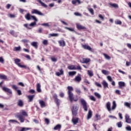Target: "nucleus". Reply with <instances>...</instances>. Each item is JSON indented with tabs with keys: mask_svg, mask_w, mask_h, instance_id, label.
Instances as JSON below:
<instances>
[{
	"mask_svg": "<svg viewBox=\"0 0 131 131\" xmlns=\"http://www.w3.org/2000/svg\"><path fill=\"white\" fill-rule=\"evenodd\" d=\"M17 106H19V107H23V106H24V103L22 100L19 99L17 101Z\"/></svg>",
	"mask_w": 131,
	"mask_h": 131,
	"instance_id": "19",
	"label": "nucleus"
},
{
	"mask_svg": "<svg viewBox=\"0 0 131 131\" xmlns=\"http://www.w3.org/2000/svg\"><path fill=\"white\" fill-rule=\"evenodd\" d=\"M68 95H69V98L71 103H72L73 101H74L75 102H77V101H78V97H77V96H76L75 99L73 98V93L72 92H68Z\"/></svg>",
	"mask_w": 131,
	"mask_h": 131,
	"instance_id": "4",
	"label": "nucleus"
},
{
	"mask_svg": "<svg viewBox=\"0 0 131 131\" xmlns=\"http://www.w3.org/2000/svg\"><path fill=\"white\" fill-rule=\"evenodd\" d=\"M42 43H43V45H44L45 46H48V40H46V39H45V40H43V41H42Z\"/></svg>",
	"mask_w": 131,
	"mask_h": 131,
	"instance_id": "47",
	"label": "nucleus"
},
{
	"mask_svg": "<svg viewBox=\"0 0 131 131\" xmlns=\"http://www.w3.org/2000/svg\"><path fill=\"white\" fill-rule=\"evenodd\" d=\"M80 102L82 105L83 109H84V111H85V112H86V111H88V105H87L88 103H86V101H85L83 99V98H81L80 99Z\"/></svg>",
	"mask_w": 131,
	"mask_h": 131,
	"instance_id": "5",
	"label": "nucleus"
},
{
	"mask_svg": "<svg viewBox=\"0 0 131 131\" xmlns=\"http://www.w3.org/2000/svg\"><path fill=\"white\" fill-rule=\"evenodd\" d=\"M118 84L120 88H122V86H125V83L124 82L119 81L118 82Z\"/></svg>",
	"mask_w": 131,
	"mask_h": 131,
	"instance_id": "29",
	"label": "nucleus"
},
{
	"mask_svg": "<svg viewBox=\"0 0 131 131\" xmlns=\"http://www.w3.org/2000/svg\"><path fill=\"white\" fill-rule=\"evenodd\" d=\"M74 80V81H75V82H78V83H79V82L81 81V77L79 76H77L76 77H75Z\"/></svg>",
	"mask_w": 131,
	"mask_h": 131,
	"instance_id": "14",
	"label": "nucleus"
},
{
	"mask_svg": "<svg viewBox=\"0 0 131 131\" xmlns=\"http://www.w3.org/2000/svg\"><path fill=\"white\" fill-rule=\"evenodd\" d=\"M82 47L84 50H88V51H90V52H95V50L92 49V48L88 45H82Z\"/></svg>",
	"mask_w": 131,
	"mask_h": 131,
	"instance_id": "8",
	"label": "nucleus"
},
{
	"mask_svg": "<svg viewBox=\"0 0 131 131\" xmlns=\"http://www.w3.org/2000/svg\"><path fill=\"white\" fill-rule=\"evenodd\" d=\"M95 85H96L97 86H98V88H102V85H101L100 83H99L97 82H95Z\"/></svg>",
	"mask_w": 131,
	"mask_h": 131,
	"instance_id": "50",
	"label": "nucleus"
},
{
	"mask_svg": "<svg viewBox=\"0 0 131 131\" xmlns=\"http://www.w3.org/2000/svg\"><path fill=\"white\" fill-rule=\"evenodd\" d=\"M32 14H36V15H39V16H42L43 14L40 11H38L37 9H33L31 11Z\"/></svg>",
	"mask_w": 131,
	"mask_h": 131,
	"instance_id": "10",
	"label": "nucleus"
},
{
	"mask_svg": "<svg viewBox=\"0 0 131 131\" xmlns=\"http://www.w3.org/2000/svg\"><path fill=\"white\" fill-rule=\"evenodd\" d=\"M2 90L4 92H6V93H9V94H12V90L11 89L6 87V86H3L2 88Z\"/></svg>",
	"mask_w": 131,
	"mask_h": 131,
	"instance_id": "11",
	"label": "nucleus"
},
{
	"mask_svg": "<svg viewBox=\"0 0 131 131\" xmlns=\"http://www.w3.org/2000/svg\"><path fill=\"white\" fill-rule=\"evenodd\" d=\"M40 84L38 83L36 85V91L38 93H41V89H40Z\"/></svg>",
	"mask_w": 131,
	"mask_h": 131,
	"instance_id": "21",
	"label": "nucleus"
},
{
	"mask_svg": "<svg viewBox=\"0 0 131 131\" xmlns=\"http://www.w3.org/2000/svg\"><path fill=\"white\" fill-rule=\"evenodd\" d=\"M41 25L42 26H45V27H50V25L49 24V23L41 24Z\"/></svg>",
	"mask_w": 131,
	"mask_h": 131,
	"instance_id": "41",
	"label": "nucleus"
},
{
	"mask_svg": "<svg viewBox=\"0 0 131 131\" xmlns=\"http://www.w3.org/2000/svg\"><path fill=\"white\" fill-rule=\"evenodd\" d=\"M29 129H30V128H27V127H23L21 128L20 131H26V130H28Z\"/></svg>",
	"mask_w": 131,
	"mask_h": 131,
	"instance_id": "49",
	"label": "nucleus"
},
{
	"mask_svg": "<svg viewBox=\"0 0 131 131\" xmlns=\"http://www.w3.org/2000/svg\"><path fill=\"white\" fill-rule=\"evenodd\" d=\"M15 117L17 118H18V120L20 121V122L21 123L24 122V121L25 120L24 118H25V117H28V114L25 111L22 110L21 112L20 113L19 115H16Z\"/></svg>",
	"mask_w": 131,
	"mask_h": 131,
	"instance_id": "1",
	"label": "nucleus"
},
{
	"mask_svg": "<svg viewBox=\"0 0 131 131\" xmlns=\"http://www.w3.org/2000/svg\"><path fill=\"white\" fill-rule=\"evenodd\" d=\"M37 2L39 3L42 7H43L44 8H48V6L41 2V0H37Z\"/></svg>",
	"mask_w": 131,
	"mask_h": 131,
	"instance_id": "22",
	"label": "nucleus"
},
{
	"mask_svg": "<svg viewBox=\"0 0 131 131\" xmlns=\"http://www.w3.org/2000/svg\"><path fill=\"white\" fill-rule=\"evenodd\" d=\"M24 27H26V28H27L28 29H31L28 26V24H25L24 25Z\"/></svg>",
	"mask_w": 131,
	"mask_h": 131,
	"instance_id": "61",
	"label": "nucleus"
},
{
	"mask_svg": "<svg viewBox=\"0 0 131 131\" xmlns=\"http://www.w3.org/2000/svg\"><path fill=\"white\" fill-rule=\"evenodd\" d=\"M102 84L103 85V88H104V89L108 88V83H107V82H106V81L103 80L102 82Z\"/></svg>",
	"mask_w": 131,
	"mask_h": 131,
	"instance_id": "26",
	"label": "nucleus"
},
{
	"mask_svg": "<svg viewBox=\"0 0 131 131\" xmlns=\"http://www.w3.org/2000/svg\"><path fill=\"white\" fill-rule=\"evenodd\" d=\"M31 16L32 15H30V13H27L26 15H25V18L27 20H30V19H31Z\"/></svg>",
	"mask_w": 131,
	"mask_h": 131,
	"instance_id": "28",
	"label": "nucleus"
},
{
	"mask_svg": "<svg viewBox=\"0 0 131 131\" xmlns=\"http://www.w3.org/2000/svg\"><path fill=\"white\" fill-rule=\"evenodd\" d=\"M7 76L5 75H0V79H7Z\"/></svg>",
	"mask_w": 131,
	"mask_h": 131,
	"instance_id": "42",
	"label": "nucleus"
},
{
	"mask_svg": "<svg viewBox=\"0 0 131 131\" xmlns=\"http://www.w3.org/2000/svg\"><path fill=\"white\" fill-rule=\"evenodd\" d=\"M79 121H80V120L78 118L73 117L72 119V122L74 125H76L77 123H79Z\"/></svg>",
	"mask_w": 131,
	"mask_h": 131,
	"instance_id": "7",
	"label": "nucleus"
},
{
	"mask_svg": "<svg viewBox=\"0 0 131 131\" xmlns=\"http://www.w3.org/2000/svg\"><path fill=\"white\" fill-rule=\"evenodd\" d=\"M64 29H67V30H69V31H74V29L73 28H70L67 27H65Z\"/></svg>",
	"mask_w": 131,
	"mask_h": 131,
	"instance_id": "48",
	"label": "nucleus"
},
{
	"mask_svg": "<svg viewBox=\"0 0 131 131\" xmlns=\"http://www.w3.org/2000/svg\"><path fill=\"white\" fill-rule=\"evenodd\" d=\"M88 11H89L90 13H91V14H94V9H93V8H88Z\"/></svg>",
	"mask_w": 131,
	"mask_h": 131,
	"instance_id": "44",
	"label": "nucleus"
},
{
	"mask_svg": "<svg viewBox=\"0 0 131 131\" xmlns=\"http://www.w3.org/2000/svg\"><path fill=\"white\" fill-rule=\"evenodd\" d=\"M110 5L113 7V8H118V5L117 4H110Z\"/></svg>",
	"mask_w": 131,
	"mask_h": 131,
	"instance_id": "40",
	"label": "nucleus"
},
{
	"mask_svg": "<svg viewBox=\"0 0 131 131\" xmlns=\"http://www.w3.org/2000/svg\"><path fill=\"white\" fill-rule=\"evenodd\" d=\"M27 98L29 100V102H32V100L34 98V95H28Z\"/></svg>",
	"mask_w": 131,
	"mask_h": 131,
	"instance_id": "23",
	"label": "nucleus"
},
{
	"mask_svg": "<svg viewBox=\"0 0 131 131\" xmlns=\"http://www.w3.org/2000/svg\"><path fill=\"white\" fill-rule=\"evenodd\" d=\"M58 43L60 46V47H65V46H66V42H65V41L63 40H60L58 41Z\"/></svg>",
	"mask_w": 131,
	"mask_h": 131,
	"instance_id": "16",
	"label": "nucleus"
},
{
	"mask_svg": "<svg viewBox=\"0 0 131 131\" xmlns=\"http://www.w3.org/2000/svg\"><path fill=\"white\" fill-rule=\"evenodd\" d=\"M68 68L69 70H76V67H75V66H70Z\"/></svg>",
	"mask_w": 131,
	"mask_h": 131,
	"instance_id": "30",
	"label": "nucleus"
},
{
	"mask_svg": "<svg viewBox=\"0 0 131 131\" xmlns=\"http://www.w3.org/2000/svg\"><path fill=\"white\" fill-rule=\"evenodd\" d=\"M29 93H30L31 94H35V90L33 89H31L29 90Z\"/></svg>",
	"mask_w": 131,
	"mask_h": 131,
	"instance_id": "58",
	"label": "nucleus"
},
{
	"mask_svg": "<svg viewBox=\"0 0 131 131\" xmlns=\"http://www.w3.org/2000/svg\"><path fill=\"white\" fill-rule=\"evenodd\" d=\"M31 18L33 19V20H34L35 22H37V18H36L35 16L32 15Z\"/></svg>",
	"mask_w": 131,
	"mask_h": 131,
	"instance_id": "54",
	"label": "nucleus"
},
{
	"mask_svg": "<svg viewBox=\"0 0 131 131\" xmlns=\"http://www.w3.org/2000/svg\"><path fill=\"white\" fill-rule=\"evenodd\" d=\"M91 59L90 58H83L82 63H89Z\"/></svg>",
	"mask_w": 131,
	"mask_h": 131,
	"instance_id": "32",
	"label": "nucleus"
},
{
	"mask_svg": "<svg viewBox=\"0 0 131 131\" xmlns=\"http://www.w3.org/2000/svg\"><path fill=\"white\" fill-rule=\"evenodd\" d=\"M125 122L127 123H131V119L128 114L125 115Z\"/></svg>",
	"mask_w": 131,
	"mask_h": 131,
	"instance_id": "15",
	"label": "nucleus"
},
{
	"mask_svg": "<svg viewBox=\"0 0 131 131\" xmlns=\"http://www.w3.org/2000/svg\"><path fill=\"white\" fill-rule=\"evenodd\" d=\"M68 93H71L73 91V88L71 86H68Z\"/></svg>",
	"mask_w": 131,
	"mask_h": 131,
	"instance_id": "35",
	"label": "nucleus"
},
{
	"mask_svg": "<svg viewBox=\"0 0 131 131\" xmlns=\"http://www.w3.org/2000/svg\"><path fill=\"white\" fill-rule=\"evenodd\" d=\"M89 98H90V100H91V101H93L94 102H96V98H95V97H94V96L91 95V96H89Z\"/></svg>",
	"mask_w": 131,
	"mask_h": 131,
	"instance_id": "38",
	"label": "nucleus"
},
{
	"mask_svg": "<svg viewBox=\"0 0 131 131\" xmlns=\"http://www.w3.org/2000/svg\"><path fill=\"white\" fill-rule=\"evenodd\" d=\"M12 88L13 90H17L18 89V87L17 86H16V85H12Z\"/></svg>",
	"mask_w": 131,
	"mask_h": 131,
	"instance_id": "63",
	"label": "nucleus"
},
{
	"mask_svg": "<svg viewBox=\"0 0 131 131\" xmlns=\"http://www.w3.org/2000/svg\"><path fill=\"white\" fill-rule=\"evenodd\" d=\"M107 79L108 80V81H112V77H111V76H108L107 77Z\"/></svg>",
	"mask_w": 131,
	"mask_h": 131,
	"instance_id": "60",
	"label": "nucleus"
},
{
	"mask_svg": "<svg viewBox=\"0 0 131 131\" xmlns=\"http://www.w3.org/2000/svg\"><path fill=\"white\" fill-rule=\"evenodd\" d=\"M76 3H78V5H80L81 3L80 2V0H72V4L73 5H75Z\"/></svg>",
	"mask_w": 131,
	"mask_h": 131,
	"instance_id": "24",
	"label": "nucleus"
},
{
	"mask_svg": "<svg viewBox=\"0 0 131 131\" xmlns=\"http://www.w3.org/2000/svg\"><path fill=\"white\" fill-rule=\"evenodd\" d=\"M61 127L62 126L60 124H57L53 128V129L54 130H60Z\"/></svg>",
	"mask_w": 131,
	"mask_h": 131,
	"instance_id": "20",
	"label": "nucleus"
},
{
	"mask_svg": "<svg viewBox=\"0 0 131 131\" xmlns=\"http://www.w3.org/2000/svg\"><path fill=\"white\" fill-rule=\"evenodd\" d=\"M94 95L96 98H98V99H101V95H100V94L97 92H95Z\"/></svg>",
	"mask_w": 131,
	"mask_h": 131,
	"instance_id": "37",
	"label": "nucleus"
},
{
	"mask_svg": "<svg viewBox=\"0 0 131 131\" xmlns=\"http://www.w3.org/2000/svg\"><path fill=\"white\" fill-rule=\"evenodd\" d=\"M36 24V22H33V23H31L30 24V26H34V25H35Z\"/></svg>",
	"mask_w": 131,
	"mask_h": 131,
	"instance_id": "64",
	"label": "nucleus"
},
{
	"mask_svg": "<svg viewBox=\"0 0 131 131\" xmlns=\"http://www.w3.org/2000/svg\"><path fill=\"white\" fill-rule=\"evenodd\" d=\"M17 93L18 96H21V95H22V92H21V90H17Z\"/></svg>",
	"mask_w": 131,
	"mask_h": 131,
	"instance_id": "55",
	"label": "nucleus"
},
{
	"mask_svg": "<svg viewBox=\"0 0 131 131\" xmlns=\"http://www.w3.org/2000/svg\"><path fill=\"white\" fill-rule=\"evenodd\" d=\"M15 63L18 66V67H20V68H26V66L25 65H22L21 63H20V62H21V59L16 58L14 59Z\"/></svg>",
	"mask_w": 131,
	"mask_h": 131,
	"instance_id": "6",
	"label": "nucleus"
},
{
	"mask_svg": "<svg viewBox=\"0 0 131 131\" xmlns=\"http://www.w3.org/2000/svg\"><path fill=\"white\" fill-rule=\"evenodd\" d=\"M37 32L38 33H41V32H42V29L41 28H39L37 30Z\"/></svg>",
	"mask_w": 131,
	"mask_h": 131,
	"instance_id": "62",
	"label": "nucleus"
},
{
	"mask_svg": "<svg viewBox=\"0 0 131 131\" xmlns=\"http://www.w3.org/2000/svg\"><path fill=\"white\" fill-rule=\"evenodd\" d=\"M75 92L77 93V94H78V95H80L81 91H80V89H78V88H76L75 89Z\"/></svg>",
	"mask_w": 131,
	"mask_h": 131,
	"instance_id": "43",
	"label": "nucleus"
},
{
	"mask_svg": "<svg viewBox=\"0 0 131 131\" xmlns=\"http://www.w3.org/2000/svg\"><path fill=\"white\" fill-rule=\"evenodd\" d=\"M88 75H89V76H91V77L94 76V73H93L92 71L88 70Z\"/></svg>",
	"mask_w": 131,
	"mask_h": 131,
	"instance_id": "36",
	"label": "nucleus"
},
{
	"mask_svg": "<svg viewBox=\"0 0 131 131\" xmlns=\"http://www.w3.org/2000/svg\"><path fill=\"white\" fill-rule=\"evenodd\" d=\"M92 116H93V112H92V110H90L87 115L88 120H89V119H91V118H92Z\"/></svg>",
	"mask_w": 131,
	"mask_h": 131,
	"instance_id": "12",
	"label": "nucleus"
},
{
	"mask_svg": "<svg viewBox=\"0 0 131 131\" xmlns=\"http://www.w3.org/2000/svg\"><path fill=\"white\" fill-rule=\"evenodd\" d=\"M14 52H18L19 51H21V47L18 46V47H15L13 49Z\"/></svg>",
	"mask_w": 131,
	"mask_h": 131,
	"instance_id": "27",
	"label": "nucleus"
},
{
	"mask_svg": "<svg viewBox=\"0 0 131 131\" xmlns=\"http://www.w3.org/2000/svg\"><path fill=\"white\" fill-rule=\"evenodd\" d=\"M53 98L54 99V101H55L56 104H57V105L59 106L60 105V99H58V95H57L56 94H54L53 95Z\"/></svg>",
	"mask_w": 131,
	"mask_h": 131,
	"instance_id": "9",
	"label": "nucleus"
},
{
	"mask_svg": "<svg viewBox=\"0 0 131 131\" xmlns=\"http://www.w3.org/2000/svg\"><path fill=\"white\" fill-rule=\"evenodd\" d=\"M96 117L97 118V120H100L101 119V116H100L98 114L96 115Z\"/></svg>",
	"mask_w": 131,
	"mask_h": 131,
	"instance_id": "57",
	"label": "nucleus"
},
{
	"mask_svg": "<svg viewBox=\"0 0 131 131\" xmlns=\"http://www.w3.org/2000/svg\"><path fill=\"white\" fill-rule=\"evenodd\" d=\"M38 42H37V41H34L31 43V45L34 48H35V49H37V48H38Z\"/></svg>",
	"mask_w": 131,
	"mask_h": 131,
	"instance_id": "17",
	"label": "nucleus"
},
{
	"mask_svg": "<svg viewBox=\"0 0 131 131\" xmlns=\"http://www.w3.org/2000/svg\"><path fill=\"white\" fill-rule=\"evenodd\" d=\"M103 56L106 60H110L111 59V57L105 53H103Z\"/></svg>",
	"mask_w": 131,
	"mask_h": 131,
	"instance_id": "34",
	"label": "nucleus"
},
{
	"mask_svg": "<svg viewBox=\"0 0 131 131\" xmlns=\"http://www.w3.org/2000/svg\"><path fill=\"white\" fill-rule=\"evenodd\" d=\"M117 105L116 104V102L115 101H114L113 102V105L111 108V103L110 102H107L106 104V108L108 111V112H110L112 110H115L116 109Z\"/></svg>",
	"mask_w": 131,
	"mask_h": 131,
	"instance_id": "2",
	"label": "nucleus"
},
{
	"mask_svg": "<svg viewBox=\"0 0 131 131\" xmlns=\"http://www.w3.org/2000/svg\"><path fill=\"white\" fill-rule=\"evenodd\" d=\"M76 27H77V29H78V30L86 29V28L85 27H83V26H81V25L79 24H76Z\"/></svg>",
	"mask_w": 131,
	"mask_h": 131,
	"instance_id": "18",
	"label": "nucleus"
},
{
	"mask_svg": "<svg viewBox=\"0 0 131 131\" xmlns=\"http://www.w3.org/2000/svg\"><path fill=\"white\" fill-rule=\"evenodd\" d=\"M50 35L52 37H57V36H59V34L53 33V34H50Z\"/></svg>",
	"mask_w": 131,
	"mask_h": 131,
	"instance_id": "46",
	"label": "nucleus"
},
{
	"mask_svg": "<svg viewBox=\"0 0 131 131\" xmlns=\"http://www.w3.org/2000/svg\"><path fill=\"white\" fill-rule=\"evenodd\" d=\"M76 74V71H73V72H69V75L70 76H73L74 75H75Z\"/></svg>",
	"mask_w": 131,
	"mask_h": 131,
	"instance_id": "33",
	"label": "nucleus"
},
{
	"mask_svg": "<svg viewBox=\"0 0 131 131\" xmlns=\"http://www.w3.org/2000/svg\"><path fill=\"white\" fill-rule=\"evenodd\" d=\"M115 24H116L117 25H121V24H122V23L121 22V21H120V20L117 19V20H116V21H115Z\"/></svg>",
	"mask_w": 131,
	"mask_h": 131,
	"instance_id": "39",
	"label": "nucleus"
},
{
	"mask_svg": "<svg viewBox=\"0 0 131 131\" xmlns=\"http://www.w3.org/2000/svg\"><path fill=\"white\" fill-rule=\"evenodd\" d=\"M0 63L4 64L5 63V60L3 58V57H0Z\"/></svg>",
	"mask_w": 131,
	"mask_h": 131,
	"instance_id": "51",
	"label": "nucleus"
},
{
	"mask_svg": "<svg viewBox=\"0 0 131 131\" xmlns=\"http://www.w3.org/2000/svg\"><path fill=\"white\" fill-rule=\"evenodd\" d=\"M74 15L75 16H79V17H81V14L78 13V12H75Z\"/></svg>",
	"mask_w": 131,
	"mask_h": 131,
	"instance_id": "59",
	"label": "nucleus"
},
{
	"mask_svg": "<svg viewBox=\"0 0 131 131\" xmlns=\"http://www.w3.org/2000/svg\"><path fill=\"white\" fill-rule=\"evenodd\" d=\"M124 106H125V107H127V108H129V109H130V103L125 102L124 103Z\"/></svg>",
	"mask_w": 131,
	"mask_h": 131,
	"instance_id": "31",
	"label": "nucleus"
},
{
	"mask_svg": "<svg viewBox=\"0 0 131 131\" xmlns=\"http://www.w3.org/2000/svg\"><path fill=\"white\" fill-rule=\"evenodd\" d=\"M79 108V105L78 104H74L72 108V113L74 116H76L77 115V112Z\"/></svg>",
	"mask_w": 131,
	"mask_h": 131,
	"instance_id": "3",
	"label": "nucleus"
},
{
	"mask_svg": "<svg viewBox=\"0 0 131 131\" xmlns=\"http://www.w3.org/2000/svg\"><path fill=\"white\" fill-rule=\"evenodd\" d=\"M59 72H57L55 73V75L56 76H60V75H63L64 74V71H63V69L59 70Z\"/></svg>",
	"mask_w": 131,
	"mask_h": 131,
	"instance_id": "13",
	"label": "nucleus"
},
{
	"mask_svg": "<svg viewBox=\"0 0 131 131\" xmlns=\"http://www.w3.org/2000/svg\"><path fill=\"white\" fill-rule=\"evenodd\" d=\"M117 125L118 126V127H122V123L121 122H119L118 123H117Z\"/></svg>",
	"mask_w": 131,
	"mask_h": 131,
	"instance_id": "45",
	"label": "nucleus"
},
{
	"mask_svg": "<svg viewBox=\"0 0 131 131\" xmlns=\"http://www.w3.org/2000/svg\"><path fill=\"white\" fill-rule=\"evenodd\" d=\"M39 103L41 107V108H43L46 106V103L43 102L42 100H39Z\"/></svg>",
	"mask_w": 131,
	"mask_h": 131,
	"instance_id": "25",
	"label": "nucleus"
},
{
	"mask_svg": "<svg viewBox=\"0 0 131 131\" xmlns=\"http://www.w3.org/2000/svg\"><path fill=\"white\" fill-rule=\"evenodd\" d=\"M126 130L127 131H131V127L130 126H127L125 127Z\"/></svg>",
	"mask_w": 131,
	"mask_h": 131,
	"instance_id": "56",
	"label": "nucleus"
},
{
	"mask_svg": "<svg viewBox=\"0 0 131 131\" xmlns=\"http://www.w3.org/2000/svg\"><path fill=\"white\" fill-rule=\"evenodd\" d=\"M102 73H103V74H105V75H106V74H108V72H107V71L105 70H102L101 71Z\"/></svg>",
	"mask_w": 131,
	"mask_h": 131,
	"instance_id": "53",
	"label": "nucleus"
},
{
	"mask_svg": "<svg viewBox=\"0 0 131 131\" xmlns=\"http://www.w3.org/2000/svg\"><path fill=\"white\" fill-rule=\"evenodd\" d=\"M45 121L46 123H47V124H50V120H49V119H48L47 118H45Z\"/></svg>",
	"mask_w": 131,
	"mask_h": 131,
	"instance_id": "52",
	"label": "nucleus"
}]
</instances>
